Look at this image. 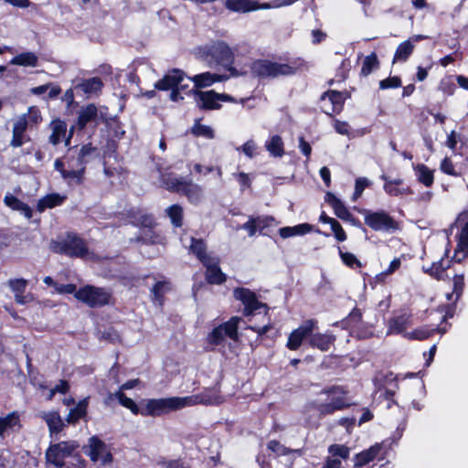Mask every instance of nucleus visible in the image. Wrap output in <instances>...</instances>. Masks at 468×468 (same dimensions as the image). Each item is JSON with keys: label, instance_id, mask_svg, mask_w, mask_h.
Instances as JSON below:
<instances>
[{"label": "nucleus", "instance_id": "2eb2a0df", "mask_svg": "<svg viewBox=\"0 0 468 468\" xmlns=\"http://www.w3.org/2000/svg\"><path fill=\"white\" fill-rule=\"evenodd\" d=\"M320 110L329 117L340 114L345 107L343 98L339 90H327L319 98Z\"/></svg>", "mask_w": 468, "mask_h": 468}, {"label": "nucleus", "instance_id": "6e6552de", "mask_svg": "<svg viewBox=\"0 0 468 468\" xmlns=\"http://www.w3.org/2000/svg\"><path fill=\"white\" fill-rule=\"evenodd\" d=\"M80 443L76 440L61 441L50 443L46 451V462L56 467L64 466L65 459L72 457L79 450Z\"/></svg>", "mask_w": 468, "mask_h": 468}, {"label": "nucleus", "instance_id": "a211bd4d", "mask_svg": "<svg viewBox=\"0 0 468 468\" xmlns=\"http://www.w3.org/2000/svg\"><path fill=\"white\" fill-rule=\"evenodd\" d=\"M224 5L228 10L236 13H249L271 8L269 3L260 4L257 0H226Z\"/></svg>", "mask_w": 468, "mask_h": 468}, {"label": "nucleus", "instance_id": "f03ea898", "mask_svg": "<svg viewBox=\"0 0 468 468\" xmlns=\"http://www.w3.org/2000/svg\"><path fill=\"white\" fill-rule=\"evenodd\" d=\"M235 50L236 48H231L225 41L217 40L203 47L200 49V54L210 67L220 66L229 70L232 76L244 75L246 72H239L233 66Z\"/></svg>", "mask_w": 468, "mask_h": 468}, {"label": "nucleus", "instance_id": "13d9d810", "mask_svg": "<svg viewBox=\"0 0 468 468\" xmlns=\"http://www.w3.org/2000/svg\"><path fill=\"white\" fill-rule=\"evenodd\" d=\"M267 449L273 452L276 457L289 455L294 452V450L282 445L277 440H271L267 443Z\"/></svg>", "mask_w": 468, "mask_h": 468}, {"label": "nucleus", "instance_id": "680f3d73", "mask_svg": "<svg viewBox=\"0 0 468 468\" xmlns=\"http://www.w3.org/2000/svg\"><path fill=\"white\" fill-rule=\"evenodd\" d=\"M440 169L443 174H445L447 176H454V177H458V176H462V172L457 171L455 169L453 162L448 156H445L441 160V165H440Z\"/></svg>", "mask_w": 468, "mask_h": 468}, {"label": "nucleus", "instance_id": "4468645a", "mask_svg": "<svg viewBox=\"0 0 468 468\" xmlns=\"http://www.w3.org/2000/svg\"><path fill=\"white\" fill-rule=\"evenodd\" d=\"M318 329V321L311 318L303 321L297 328L293 329L287 339L286 348L291 351L298 350L303 343V340L308 341L309 335L314 330Z\"/></svg>", "mask_w": 468, "mask_h": 468}, {"label": "nucleus", "instance_id": "c85d7f7f", "mask_svg": "<svg viewBox=\"0 0 468 468\" xmlns=\"http://www.w3.org/2000/svg\"><path fill=\"white\" fill-rule=\"evenodd\" d=\"M411 314L402 313L395 315L388 321L387 335H399L405 332L410 323Z\"/></svg>", "mask_w": 468, "mask_h": 468}, {"label": "nucleus", "instance_id": "09e8293b", "mask_svg": "<svg viewBox=\"0 0 468 468\" xmlns=\"http://www.w3.org/2000/svg\"><path fill=\"white\" fill-rule=\"evenodd\" d=\"M417 178L420 183L426 187H431L434 183L433 171L431 170L426 165L419 164L416 167Z\"/></svg>", "mask_w": 468, "mask_h": 468}, {"label": "nucleus", "instance_id": "052dcab7", "mask_svg": "<svg viewBox=\"0 0 468 468\" xmlns=\"http://www.w3.org/2000/svg\"><path fill=\"white\" fill-rule=\"evenodd\" d=\"M438 89L446 96H452L456 90V85L452 80V76H447L440 80Z\"/></svg>", "mask_w": 468, "mask_h": 468}, {"label": "nucleus", "instance_id": "f8f14e48", "mask_svg": "<svg viewBox=\"0 0 468 468\" xmlns=\"http://www.w3.org/2000/svg\"><path fill=\"white\" fill-rule=\"evenodd\" d=\"M456 223L462 226V229L458 235L453 256L449 259V261H452V263H461L468 258V209L463 210L458 215Z\"/></svg>", "mask_w": 468, "mask_h": 468}, {"label": "nucleus", "instance_id": "423d86ee", "mask_svg": "<svg viewBox=\"0 0 468 468\" xmlns=\"http://www.w3.org/2000/svg\"><path fill=\"white\" fill-rule=\"evenodd\" d=\"M187 96H193L197 107L203 112L217 111L222 108L221 101L234 102L235 99L228 93H218L214 90H199L191 89L186 92Z\"/></svg>", "mask_w": 468, "mask_h": 468}, {"label": "nucleus", "instance_id": "f257e3e1", "mask_svg": "<svg viewBox=\"0 0 468 468\" xmlns=\"http://www.w3.org/2000/svg\"><path fill=\"white\" fill-rule=\"evenodd\" d=\"M284 60L279 62L269 58H255L249 65L250 74L251 78L263 81L294 76L306 69V62L302 58H286Z\"/></svg>", "mask_w": 468, "mask_h": 468}, {"label": "nucleus", "instance_id": "f3484780", "mask_svg": "<svg viewBox=\"0 0 468 468\" xmlns=\"http://www.w3.org/2000/svg\"><path fill=\"white\" fill-rule=\"evenodd\" d=\"M186 72L180 69L174 68L169 69L162 79L154 83V89L157 90L167 91L178 87L186 78Z\"/></svg>", "mask_w": 468, "mask_h": 468}, {"label": "nucleus", "instance_id": "ddd939ff", "mask_svg": "<svg viewBox=\"0 0 468 468\" xmlns=\"http://www.w3.org/2000/svg\"><path fill=\"white\" fill-rule=\"evenodd\" d=\"M69 169L65 167V163L61 158H57L54 162V168L58 171L68 186H81L85 181L86 167L80 166L77 163L69 162Z\"/></svg>", "mask_w": 468, "mask_h": 468}, {"label": "nucleus", "instance_id": "49530a36", "mask_svg": "<svg viewBox=\"0 0 468 468\" xmlns=\"http://www.w3.org/2000/svg\"><path fill=\"white\" fill-rule=\"evenodd\" d=\"M266 149L273 157H282L284 154V144L280 135H273L265 144Z\"/></svg>", "mask_w": 468, "mask_h": 468}, {"label": "nucleus", "instance_id": "9b49d317", "mask_svg": "<svg viewBox=\"0 0 468 468\" xmlns=\"http://www.w3.org/2000/svg\"><path fill=\"white\" fill-rule=\"evenodd\" d=\"M233 297L243 304L242 314L245 317L251 316L261 308H265L266 313L269 306L259 301L256 292L246 287H236L233 290Z\"/></svg>", "mask_w": 468, "mask_h": 468}, {"label": "nucleus", "instance_id": "864d4df0", "mask_svg": "<svg viewBox=\"0 0 468 468\" xmlns=\"http://www.w3.org/2000/svg\"><path fill=\"white\" fill-rule=\"evenodd\" d=\"M200 122L201 119L195 120V122L190 129V133L196 137L213 139L215 137L214 130L210 126L201 124Z\"/></svg>", "mask_w": 468, "mask_h": 468}, {"label": "nucleus", "instance_id": "7ed1b4c3", "mask_svg": "<svg viewBox=\"0 0 468 468\" xmlns=\"http://www.w3.org/2000/svg\"><path fill=\"white\" fill-rule=\"evenodd\" d=\"M50 250L57 254L72 259H84L90 253L86 240L72 231L65 232L56 240L52 239Z\"/></svg>", "mask_w": 468, "mask_h": 468}, {"label": "nucleus", "instance_id": "c9c22d12", "mask_svg": "<svg viewBox=\"0 0 468 468\" xmlns=\"http://www.w3.org/2000/svg\"><path fill=\"white\" fill-rule=\"evenodd\" d=\"M447 328L446 325L443 327H436V328H429L427 326H422L419 328H415L413 331L406 333L405 336L410 340H426L432 336L435 333H446Z\"/></svg>", "mask_w": 468, "mask_h": 468}, {"label": "nucleus", "instance_id": "a19ab883", "mask_svg": "<svg viewBox=\"0 0 468 468\" xmlns=\"http://www.w3.org/2000/svg\"><path fill=\"white\" fill-rule=\"evenodd\" d=\"M247 329L257 334V340L263 341L264 338L270 339L271 342H275L277 337L279 336V333L277 330L271 332L273 330V324L269 323L263 326L258 325H249Z\"/></svg>", "mask_w": 468, "mask_h": 468}, {"label": "nucleus", "instance_id": "4be33fe9", "mask_svg": "<svg viewBox=\"0 0 468 468\" xmlns=\"http://www.w3.org/2000/svg\"><path fill=\"white\" fill-rule=\"evenodd\" d=\"M449 252L450 249L447 247L444 251V257L432 262L429 267L422 266L423 272L437 281L444 280V273L452 265V261L448 259Z\"/></svg>", "mask_w": 468, "mask_h": 468}, {"label": "nucleus", "instance_id": "58836bf2", "mask_svg": "<svg viewBox=\"0 0 468 468\" xmlns=\"http://www.w3.org/2000/svg\"><path fill=\"white\" fill-rule=\"evenodd\" d=\"M89 406V397L80 400L76 407L70 409L66 420L69 424H75L80 419H83L87 415Z\"/></svg>", "mask_w": 468, "mask_h": 468}, {"label": "nucleus", "instance_id": "0eeeda50", "mask_svg": "<svg viewBox=\"0 0 468 468\" xmlns=\"http://www.w3.org/2000/svg\"><path fill=\"white\" fill-rule=\"evenodd\" d=\"M75 298L90 308H100L110 303L112 293L102 287L87 284L78 289Z\"/></svg>", "mask_w": 468, "mask_h": 468}, {"label": "nucleus", "instance_id": "aec40b11", "mask_svg": "<svg viewBox=\"0 0 468 468\" xmlns=\"http://www.w3.org/2000/svg\"><path fill=\"white\" fill-rule=\"evenodd\" d=\"M126 219L134 227L151 229L156 226L154 217L139 208L133 207L127 210Z\"/></svg>", "mask_w": 468, "mask_h": 468}, {"label": "nucleus", "instance_id": "79ce46f5", "mask_svg": "<svg viewBox=\"0 0 468 468\" xmlns=\"http://www.w3.org/2000/svg\"><path fill=\"white\" fill-rule=\"evenodd\" d=\"M164 238L154 230V228L146 229L134 238V241L146 245H157L163 243Z\"/></svg>", "mask_w": 468, "mask_h": 468}, {"label": "nucleus", "instance_id": "de8ad7c7", "mask_svg": "<svg viewBox=\"0 0 468 468\" xmlns=\"http://www.w3.org/2000/svg\"><path fill=\"white\" fill-rule=\"evenodd\" d=\"M379 67L380 62L378 60V55L376 52H372L365 57L360 74L362 76L367 77L369 74H371L374 70L378 69Z\"/></svg>", "mask_w": 468, "mask_h": 468}, {"label": "nucleus", "instance_id": "6e6d98bb", "mask_svg": "<svg viewBox=\"0 0 468 468\" xmlns=\"http://www.w3.org/2000/svg\"><path fill=\"white\" fill-rule=\"evenodd\" d=\"M96 151L97 148L92 146L91 143L83 144L78 153L75 163H77L80 166H82L83 164V167H86L87 164L89 163V157Z\"/></svg>", "mask_w": 468, "mask_h": 468}, {"label": "nucleus", "instance_id": "603ef678", "mask_svg": "<svg viewBox=\"0 0 468 468\" xmlns=\"http://www.w3.org/2000/svg\"><path fill=\"white\" fill-rule=\"evenodd\" d=\"M350 333L357 340H367L375 336L373 325L367 323H361Z\"/></svg>", "mask_w": 468, "mask_h": 468}, {"label": "nucleus", "instance_id": "4d7b16f0", "mask_svg": "<svg viewBox=\"0 0 468 468\" xmlns=\"http://www.w3.org/2000/svg\"><path fill=\"white\" fill-rule=\"evenodd\" d=\"M21 116L26 117V121L27 124L30 126V129L37 127L43 120L40 110L37 106L28 107L27 112L22 114Z\"/></svg>", "mask_w": 468, "mask_h": 468}, {"label": "nucleus", "instance_id": "e2e57ef3", "mask_svg": "<svg viewBox=\"0 0 468 468\" xmlns=\"http://www.w3.org/2000/svg\"><path fill=\"white\" fill-rule=\"evenodd\" d=\"M31 138L28 134L12 129V138L9 143V145L13 148H18L21 147L24 144L29 142Z\"/></svg>", "mask_w": 468, "mask_h": 468}, {"label": "nucleus", "instance_id": "69168bd1", "mask_svg": "<svg viewBox=\"0 0 468 468\" xmlns=\"http://www.w3.org/2000/svg\"><path fill=\"white\" fill-rule=\"evenodd\" d=\"M87 461L82 457L80 452H77L69 462H64V466L58 468H87Z\"/></svg>", "mask_w": 468, "mask_h": 468}, {"label": "nucleus", "instance_id": "e433bc0d", "mask_svg": "<svg viewBox=\"0 0 468 468\" xmlns=\"http://www.w3.org/2000/svg\"><path fill=\"white\" fill-rule=\"evenodd\" d=\"M189 250L202 264L212 261L213 259L207 253V244L202 239L192 237Z\"/></svg>", "mask_w": 468, "mask_h": 468}, {"label": "nucleus", "instance_id": "9d476101", "mask_svg": "<svg viewBox=\"0 0 468 468\" xmlns=\"http://www.w3.org/2000/svg\"><path fill=\"white\" fill-rule=\"evenodd\" d=\"M82 451L93 463L101 460L105 465L113 462V455L107 444L96 435L89 438L88 444L83 445Z\"/></svg>", "mask_w": 468, "mask_h": 468}, {"label": "nucleus", "instance_id": "b1692460", "mask_svg": "<svg viewBox=\"0 0 468 468\" xmlns=\"http://www.w3.org/2000/svg\"><path fill=\"white\" fill-rule=\"evenodd\" d=\"M219 392V389L215 387L204 388L200 393L189 397L191 399L188 400V405L191 404L192 400H194V403L204 405H219L223 402Z\"/></svg>", "mask_w": 468, "mask_h": 468}, {"label": "nucleus", "instance_id": "bf43d9fd", "mask_svg": "<svg viewBox=\"0 0 468 468\" xmlns=\"http://www.w3.org/2000/svg\"><path fill=\"white\" fill-rule=\"evenodd\" d=\"M292 229H293L294 236H302V235L307 234V233H309V232H311L313 230L315 233H317L319 235H323L324 237H329L330 236V233L322 231L319 229H314V226L309 224V223L298 224L296 226H293Z\"/></svg>", "mask_w": 468, "mask_h": 468}, {"label": "nucleus", "instance_id": "ea45409f", "mask_svg": "<svg viewBox=\"0 0 468 468\" xmlns=\"http://www.w3.org/2000/svg\"><path fill=\"white\" fill-rule=\"evenodd\" d=\"M415 48L414 44L410 39L401 42L396 48L393 56L392 63L406 62L411 56Z\"/></svg>", "mask_w": 468, "mask_h": 468}, {"label": "nucleus", "instance_id": "c756f323", "mask_svg": "<svg viewBox=\"0 0 468 468\" xmlns=\"http://www.w3.org/2000/svg\"><path fill=\"white\" fill-rule=\"evenodd\" d=\"M325 202L331 206V207L334 209L335 215L346 221L349 218H351V213L348 210V208L346 207L344 202L337 197L334 193L332 192H326L324 196Z\"/></svg>", "mask_w": 468, "mask_h": 468}, {"label": "nucleus", "instance_id": "dca6fc26", "mask_svg": "<svg viewBox=\"0 0 468 468\" xmlns=\"http://www.w3.org/2000/svg\"><path fill=\"white\" fill-rule=\"evenodd\" d=\"M108 121L107 115L101 112L99 113L94 103H89L80 109L76 127L78 131H83L89 123H94L97 126L100 122L108 124Z\"/></svg>", "mask_w": 468, "mask_h": 468}, {"label": "nucleus", "instance_id": "3c124183", "mask_svg": "<svg viewBox=\"0 0 468 468\" xmlns=\"http://www.w3.org/2000/svg\"><path fill=\"white\" fill-rule=\"evenodd\" d=\"M103 87L102 80L99 77H92L88 80H84L78 85L85 94H92L100 91Z\"/></svg>", "mask_w": 468, "mask_h": 468}, {"label": "nucleus", "instance_id": "8fccbe9b", "mask_svg": "<svg viewBox=\"0 0 468 468\" xmlns=\"http://www.w3.org/2000/svg\"><path fill=\"white\" fill-rule=\"evenodd\" d=\"M112 396H114L118 399L119 403L122 407L130 410L133 415H141L142 409L138 407V405L135 403L133 399L128 398L123 391L118 390L114 394H111L110 398H112Z\"/></svg>", "mask_w": 468, "mask_h": 468}, {"label": "nucleus", "instance_id": "412c9836", "mask_svg": "<svg viewBox=\"0 0 468 468\" xmlns=\"http://www.w3.org/2000/svg\"><path fill=\"white\" fill-rule=\"evenodd\" d=\"M203 266L206 268L205 278L208 284L221 285L227 282L228 277L219 267L218 258H213Z\"/></svg>", "mask_w": 468, "mask_h": 468}, {"label": "nucleus", "instance_id": "39448f33", "mask_svg": "<svg viewBox=\"0 0 468 468\" xmlns=\"http://www.w3.org/2000/svg\"><path fill=\"white\" fill-rule=\"evenodd\" d=\"M190 399V398L180 397L151 399L147 400L145 407L141 410V415L144 417L162 416L188 406V400Z\"/></svg>", "mask_w": 468, "mask_h": 468}, {"label": "nucleus", "instance_id": "2f4dec72", "mask_svg": "<svg viewBox=\"0 0 468 468\" xmlns=\"http://www.w3.org/2000/svg\"><path fill=\"white\" fill-rule=\"evenodd\" d=\"M67 197L58 193H50L42 197L37 204V210L39 213L44 212L48 208H54L64 204Z\"/></svg>", "mask_w": 468, "mask_h": 468}, {"label": "nucleus", "instance_id": "4c0bfd02", "mask_svg": "<svg viewBox=\"0 0 468 468\" xmlns=\"http://www.w3.org/2000/svg\"><path fill=\"white\" fill-rule=\"evenodd\" d=\"M8 285L15 293V301L18 304H25L27 297L25 292L27 286V281L24 278L11 279L8 281Z\"/></svg>", "mask_w": 468, "mask_h": 468}, {"label": "nucleus", "instance_id": "393cba45", "mask_svg": "<svg viewBox=\"0 0 468 468\" xmlns=\"http://www.w3.org/2000/svg\"><path fill=\"white\" fill-rule=\"evenodd\" d=\"M176 194L185 196L191 204H198L203 196V188L191 179H185Z\"/></svg>", "mask_w": 468, "mask_h": 468}, {"label": "nucleus", "instance_id": "a878e982", "mask_svg": "<svg viewBox=\"0 0 468 468\" xmlns=\"http://www.w3.org/2000/svg\"><path fill=\"white\" fill-rule=\"evenodd\" d=\"M194 82V88L201 90L203 88L210 87L214 83L227 80L225 75L211 73L209 71L199 73L189 78Z\"/></svg>", "mask_w": 468, "mask_h": 468}, {"label": "nucleus", "instance_id": "1a4fd4ad", "mask_svg": "<svg viewBox=\"0 0 468 468\" xmlns=\"http://www.w3.org/2000/svg\"><path fill=\"white\" fill-rule=\"evenodd\" d=\"M364 221L374 231L394 232L399 229V222L385 210H365Z\"/></svg>", "mask_w": 468, "mask_h": 468}, {"label": "nucleus", "instance_id": "0e129e2a", "mask_svg": "<svg viewBox=\"0 0 468 468\" xmlns=\"http://www.w3.org/2000/svg\"><path fill=\"white\" fill-rule=\"evenodd\" d=\"M351 69V62L349 58H344L336 69L335 78L337 82H343L348 78Z\"/></svg>", "mask_w": 468, "mask_h": 468}, {"label": "nucleus", "instance_id": "c03bdc74", "mask_svg": "<svg viewBox=\"0 0 468 468\" xmlns=\"http://www.w3.org/2000/svg\"><path fill=\"white\" fill-rule=\"evenodd\" d=\"M165 213L175 228H181L183 226L184 210L182 206L173 204L165 209Z\"/></svg>", "mask_w": 468, "mask_h": 468}, {"label": "nucleus", "instance_id": "7c9ffc66", "mask_svg": "<svg viewBox=\"0 0 468 468\" xmlns=\"http://www.w3.org/2000/svg\"><path fill=\"white\" fill-rule=\"evenodd\" d=\"M42 419L47 423L49 436L51 438H53L54 435L60 433L65 428V423L58 411L53 410L45 412Z\"/></svg>", "mask_w": 468, "mask_h": 468}, {"label": "nucleus", "instance_id": "473e14b6", "mask_svg": "<svg viewBox=\"0 0 468 468\" xmlns=\"http://www.w3.org/2000/svg\"><path fill=\"white\" fill-rule=\"evenodd\" d=\"M4 204L14 211H19L27 219H30L33 217L32 208L27 203L23 202L12 194L7 193L5 196Z\"/></svg>", "mask_w": 468, "mask_h": 468}, {"label": "nucleus", "instance_id": "6ab92c4d", "mask_svg": "<svg viewBox=\"0 0 468 468\" xmlns=\"http://www.w3.org/2000/svg\"><path fill=\"white\" fill-rule=\"evenodd\" d=\"M380 179L384 181L383 189L390 197L410 196L413 190L410 186H402L404 181L402 178L390 179L389 176L383 174Z\"/></svg>", "mask_w": 468, "mask_h": 468}, {"label": "nucleus", "instance_id": "37998d69", "mask_svg": "<svg viewBox=\"0 0 468 468\" xmlns=\"http://www.w3.org/2000/svg\"><path fill=\"white\" fill-rule=\"evenodd\" d=\"M171 290V283L168 281H158L151 289L152 301L157 303L159 305H163L165 303V292Z\"/></svg>", "mask_w": 468, "mask_h": 468}, {"label": "nucleus", "instance_id": "338daca9", "mask_svg": "<svg viewBox=\"0 0 468 468\" xmlns=\"http://www.w3.org/2000/svg\"><path fill=\"white\" fill-rule=\"evenodd\" d=\"M224 335L222 326L218 325L207 335V340L210 345L219 346L224 341Z\"/></svg>", "mask_w": 468, "mask_h": 468}, {"label": "nucleus", "instance_id": "20e7f679", "mask_svg": "<svg viewBox=\"0 0 468 468\" xmlns=\"http://www.w3.org/2000/svg\"><path fill=\"white\" fill-rule=\"evenodd\" d=\"M322 393L331 397V400L316 406V410L321 418L348 409L352 405L349 401V390L346 386L333 385L324 388Z\"/></svg>", "mask_w": 468, "mask_h": 468}, {"label": "nucleus", "instance_id": "72a5a7b5", "mask_svg": "<svg viewBox=\"0 0 468 468\" xmlns=\"http://www.w3.org/2000/svg\"><path fill=\"white\" fill-rule=\"evenodd\" d=\"M361 323H364L362 311L357 307H354L347 316L343 318L340 322L335 323V325L340 324L342 329L351 332L357 325L361 324Z\"/></svg>", "mask_w": 468, "mask_h": 468}, {"label": "nucleus", "instance_id": "5fc2aeb1", "mask_svg": "<svg viewBox=\"0 0 468 468\" xmlns=\"http://www.w3.org/2000/svg\"><path fill=\"white\" fill-rule=\"evenodd\" d=\"M37 62V56L33 52H23L16 56L12 60V63L24 67H36Z\"/></svg>", "mask_w": 468, "mask_h": 468}, {"label": "nucleus", "instance_id": "bb28decb", "mask_svg": "<svg viewBox=\"0 0 468 468\" xmlns=\"http://www.w3.org/2000/svg\"><path fill=\"white\" fill-rule=\"evenodd\" d=\"M383 446L382 443H375L368 449H366L354 456V467L361 468L373 462L380 453Z\"/></svg>", "mask_w": 468, "mask_h": 468}, {"label": "nucleus", "instance_id": "a18cd8bd", "mask_svg": "<svg viewBox=\"0 0 468 468\" xmlns=\"http://www.w3.org/2000/svg\"><path fill=\"white\" fill-rule=\"evenodd\" d=\"M240 320H241V318L239 316H232L227 322L220 324L219 325L222 326L224 335L234 341L238 340V338H239V324Z\"/></svg>", "mask_w": 468, "mask_h": 468}, {"label": "nucleus", "instance_id": "774afa93", "mask_svg": "<svg viewBox=\"0 0 468 468\" xmlns=\"http://www.w3.org/2000/svg\"><path fill=\"white\" fill-rule=\"evenodd\" d=\"M328 452L333 456L346 460L349 458L350 449L346 445L335 443L328 447Z\"/></svg>", "mask_w": 468, "mask_h": 468}, {"label": "nucleus", "instance_id": "cd10ccee", "mask_svg": "<svg viewBox=\"0 0 468 468\" xmlns=\"http://www.w3.org/2000/svg\"><path fill=\"white\" fill-rule=\"evenodd\" d=\"M51 133L48 137V143L54 146L58 145L66 138L68 132L67 122L59 118L53 119L49 123Z\"/></svg>", "mask_w": 468, "mask_h": 468}, {"label": "nucleus", "instance_id": "5701e85b", "mask_svg": "<svg viewBox=\"0 0 468 468\" xmlns=\"http://www.w3.org/2000/svg\"><path fill=\"white\" fill-rule=\"evenodd\" d=\"M336 336L331 333H314L309 335L308 345L314 349H318L322 352H327L335 345Z\"/></svg>", "mask_w": 468, "mask_h": 468}, {"label": "nucleus", "instance_id": "f704fd0d", "mask_svg": "<svg viewBox=\"0 0 468 468\" xmlns=\"http://www.w3.org/2000/svg\"><path fill=\"white\" fill-rule=\"evenodd\" d=\"M184 180V177H177L173 172L164 171L160 174V183L162 187L171 193H176Z\"/></svg>", "mask_w": 468, "mask_h": 468}]
</instances>
